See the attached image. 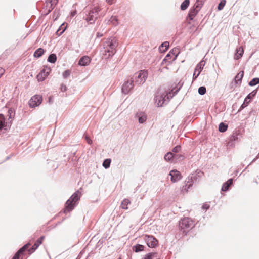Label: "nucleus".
<instances>
[{"instance_id": "obj_54", "label": "nucleus", "mask_w": 259, "mask_h": 259, "mask_svg": "<svg viewBox=\"0 0 259 259\" xmlns=\"http://www.w3.org/2000/svg\"><path fill=\"white\" fill-rule=\"evenodd\" d=\"M259 158V157L257 155L253 160L248 165V166L246 167L245 169L250 165H251L252 163H253V162H254L258 158Z\"/></svg>"}, {"instance_id": "obj_8", "label": "nucleus", "mask_w": 259, "mask_h": 259, "mask_svg": "<svg viewBox=\"0 0 259 259\" xmlns=\"http://www.w3.org/2000/svg\"><path fill=\"white\" fill-rule=\"evenodd\" d=\"M143 240L146 242L148 247L150 248H155L158 244V240L151 235H145L143 236Z\"/></svg>"}, {"instance_id": "obj_16", "label": "nucleus", "mask_w": 259, "mask_h": 259, "mask_svg": "<svg viewBox=\"0 0 259 259\" xmlns=\"http://www.w3.org/2000/svg\"><path fill=\"white\" fill-rule=\"evenodd\" d=\"M59 0H46L47 14L50 13L58 4Z\"/></svg>"}, {"instance_id": "obj_45", "label": "nucleus", "mask_w": 259, "mask_h": 259, "mask_svg": "<svg viewBox=\"0 0 259 259\" xmlns=\"http://www.w3.org/2000/svg\"><path fill=\"white\" fill-rule=\"evenodd\" d=\"M172 56L170 54V53H168L166 55L165 58L163 59V60L162 61V63H163L164 62H168V63L171 62V61H172L171 60V59H172Z\"/></svg>"}, {"instance_id": "obj_12", "label": "nucleus", "mask_w": 259, "mask_h": 259, "mask_svg": "<svg viewBox=\"0 0 259 259\" xmlns=\"http://www.w3.org/2000/svg\"><path fill=\"white\" fill-rule=\"evenodd\" d=\"M42 101V97L39 95H35L31 97L29 101V105L31 108L39 106Z\"/></svg>"}, {"instance_id": "obj_1", "label": "nucleus", "mask_w": 259, "mask_h": 259, "mask_svg": "<svg viewBox=\"0 0 259 259\" xmlns=\"http://www.w3.org/2000/svg\"><path fill=\"white\" fill-rule=\"evenodd\" d=\"M117 45L115 38H108L103 43V48L101 50L102 54L107 55L109 58L113 56L116 53V48Z\"/></svg>"}, {"instance_id": "obj_43", "label": "nucleus", "mask_w": 259, "mask_h": 259, "mask_svg": "<svg viewBox=\"0 0 259 259\" xmlns=\"http://www.w3.org/2000/svg\"><path fill=\"white\" fill-rule=\"evenodd\" d=\"M67 25V24H66V26H65L64 27V29L62 30L61 31V30L62 25H61L56 32V35H58V36H61L64 33V32L65 31V30L66 29Z\"/></svg>"}, {"instance_id": "obj_38", "label": "nucleus", "mask_w": 259, "mask_h": 259, "mask_svg": "<svg viewBox=\"0 0 259 259\" xmlns=\"http://www.w3.org/2000/svg\"><path fill=\"white\" fill-rule=\"evenodd\" d=\"M169 53H170V54L172 56H174L172 60H174L176 59L177 57L178 56V55L179 53V50L178 49L174 48L172 50H171V51Z\"/></svg>"}, {"instance_id": "obj_15", "label": "nucleus", "mask_w": 259, "mask_h": 259, "mask_svg": "<svg viewBox=\"0 0 259 259\" xmlns=\"http://www.w3.org/2000/svg\"><path fill=\"white\" fill-rule=\"evenodd\" d=\"M244 71L242 70L239 72L234 77L233 79L234 82L231 83L230 85L231 87L232 88L233 85L235 86L237 84H240L242 82V79L244 76Z\"/></svg>"}, {"instance_id": "obj_34", "label": "nucleus", "mask_w": 259, "mask_h": 259, "mask_svg": "<svg viewBox=\"0 0 259 259\" xmlns=\"http://www.w3.org/2000/svg\"><path fill=\"white\" fill-rule=\"evenodd\" d=\"M131 203V201L128 199H124L121 202V207L123 209H127V205Z\"/></svg>"}, {"instance_id": "obj_56", "label": "nucleus", "mask_w": 259, "mask_h": 259, "mask_svg": "<svg viewBox=\"0 0 259 259\" xmlns=\"http://www.w3.org/2000/svg\"><path fill=\"white\" fill-rule=\"evenodd\" d=\"M4 72L5 70L3 68L0 67V77L3 75Z\"/></svg>"}, {"instance_id": "obj_30", "label": "nucleus", "mask_w": 259, "mask_h": 259, "mask_svg": "<svg viewBox=\"0 0 259 259\" xmlns=\"http://www.w3.org/2000/svg\"><path fill=\"white\" fill-rule=\"evenodd\" d=\"M169 44L168 41L162 42L159 47V50L161 52H166L169 48Z\"/></svg>"}, {"instance_id": "obj_44", "label": "nucleus", "mask_w": 259, "mask_h": 259, "mask_svg": "<svg viewBox=\"0 0 259 259\" xmlns=\"http://www.w3.org/2000/svg\"><path fill=\"white\" fill-rule=\"evenodd\" d=\"M111 163V159H106L104 160L103 162V166L105 168L107 169L110 167Z\"/></svg>"}, {"instance_id": "obj_21", "label": "nucleus", "mask_w": 259, "mask_h": 259, "mask_svg": "<svg viewBox=\"0 0 259 259\" xmlns=\"http://www.w3.org/2000/svg\"><path fill=\"white\" fill-rule=\"evenodd\" d=\"M233 178H230L226 182H225L222 187L221 190L222 191L226 192L229 190V188L230 186L233 185Z\"/></svg>"}, {"instance_id": "obj_23", "label": "nucleus", "mask_w": 259, "mask_h": 259, "mask_svg": "<svg viewBox=\"0 0 259 259\" xmlns=\"http://www.w3.org/2000/svg\"><path fill=\"white\" fill-rule=\"evenodd\" d=\"M136 116L138 118V122L139 123H143L146 121L147 116L143 112L137 113Z\"/></svg>"}, {"instance_id": "obj_59", "label": "nucleus", "mask_w": 259, "mask_h": 259, "mask_svg": "<svg viewBox=\"0 0 259 259\" xmlns=\"http://www.w3.org/2000/svg\"><path fill=\"white\" fill-rule=\"evenodd\" d=\"M13 156V154H11V155H10L9 156H8L6 157V159H5V161H7V160H8L10 159V158H11L12 156Z\"/></svg>"}, {"instance_id": "obj_29", "label": "nucleus", "mask_w": 259, "mask_h": 259, "mask_svg": "<svg viewBox=\"0 0 259 259\" xmlns=\"http://www.w3.org/2000/svg\"><path fill=\"white\" fill-rule=\"evenodd\" d=\"M205 62L203 60H201L199 63H198L195 67V72L198 71V73H200L203 68L204 66L205 65Z\"/></svg>"}, {"instance_id": "obj_22", "label": "nucleus", "mask_w": 259, "mask_h": 259, "mask_svg": "<svg viewBox=\"0 0 259 259\" xmlns=\"http://www.w3.org/2000/svg\"><path fill=\"white\" fill-rule=\"evenodd\" d=\"M244 54V49L242 47H239L236 48L234 55V59L239 60L240 59Z\"/></svg>"}, {"instance_id": "obj_2", "label": "nucleus", "mask_w": 259, "mask_h": 259, "mask_svg": "<svg viewBox=\"0 0 259 259\" xmlns=\"http://www.w3.org/2000/svg\"><path fill=\"white\" fill-rule=\"evenodd\" d=\"M81 194L79 190L76 191L71 197L67 200L65 204L64 213H67L73 210L78 204L80 200Z\"/></svg>"}, {"instance_id": "obj_3", "label": "nucleus", "mask_w": 259, "mask_h": 259, "mask_svg": "<svg viewBox=\"0 0 259 259\" xmlns=\"http://www.w3.org/2000/svg\"><path fill=\"white\" fill-rule=\"evenodd\" d=\"M195 226L194 221L190 218H184L179 221L180 230L184 234H186Z\"/></svg>"}, {"instance_id": "obj_63", "label": "nucleus", "mask_w": 259, "mask_h": 259, "mask_svg": "<svg viewBox=\"0 0 259 259\" xmlns=\"http://www.w3.org/2000/svg\"><path fill=\"white\" fill-rule=\"evenodd\" d=\"M257 156L259 157V152H258V154H257Z\"/></svg>"}, {"instance_id": "obj_37", "label": "nucleus", "mask_w": 259, "mask_h": 259, "mask_svg": "<svg viewBox=\"0 0 259 259\" xmlns=\"http://www.w3.org/2000/svg\"><path fill=\"white\" fill-rule=\"evenodd\" d=\"M157 252H150L146 254L142 259H153L157 256Z\"/></svg>"}, {"instance_id": "obj_36", "label": "nucleus", "mask_w": 259, "mask_h": 259, "mask_svg": "<svg viewBox=\"0 0 259 259\" xmlns=\"http://www.w3.org/2000/svg\"><path fill=\"white\" fill-rule=\"evenodd\" d=\"M174 161H181L183 160L184 159L185 156L184 155L181 154H174Z\"/></svg>"}, {"instance_id": "obj_25", "label": "nucleus", "mask_w": 259, "mask_h": 259, "mask_svg": "<svg viewBox=\"0 0 259 259\" xmlns=\"http://www.w3.org/2000/svg\"><path fill=\"white\" fill-rule=\"evenodd\" d=\"M146 247L140 244H136L132 247V250L135 252L138 253L144 250Z\"/></svg>"}, {"instance_id": "obj_28", "label": "nucleus", "mask_w": 259, "mask_h": 259, "mask_svg": "<svg viewBox=\"0 0 259 259\" xmlns=\"http://www.w3.org/2000/svg\"><path fill=\"white\" fill-rule=\"evenodd\" d=\"M31 246V243L30 242H28L22 247H21L19 250L23 254H26V252L27 251L29 253V249L30 248V246Z\"/></svg>"}, {"instance_id": "obj_57", "label": "nucleus", "mask_w": 259, "mask_h": 259, "mask_svg": "<svg viewBox=\"0 0 259 259\" xmlns=\"http://www.w3.org/2000/svg\"><path fill=\"white\" fill-rule=\"evenodd\" d=\"M115 0H106V2L110 5L112 4L114 2Z\"/></svg>"}, {"instance_id": "obj_60", "label": "nucleus", "mask_w": 259, "mask_h": 259, "mask_svg": "<svg viewBox=\"0 0 259 259\" xmlns=\"http://www.w3.org/2000/svg\"><path fill=\"white\" fill-rule=\"evenodd\" d=\"M64 25V23H63V24H62L61 25H62V27H61V31L62 30L64 29V26H63Z\"/></svg>"}, {"instance_id": "obj_24", "label": "nucleus", "mask_w": 259, "mask_h": 259, "mask_svg": "<svg viewBox=\"0 0 259 259\" xmlns=\"http://www.w3.org/2000/svg\"><path fill=\"white\" fill-rule=\"evenodd\" d=\"M7 116L9 117L8 121H11L12 123V121L14 119L15 116V110L14 108H9L7 112Z\"/></svg>"}, {"instance_id": "obj_5", "label": "nucleus", "mask_w": 259, "mask_h": 259, "mask_svg": "<svg viewBox=\"0 0 259 259\" xmlns=\"http://www.w3.org/2000/svg\"><path fill=\"white\" fill-rule=\"evenodd\" d=\"M100 10L99 7H94L86 14V17H84V19L90 24H94L98 19Z\"/></svg>"}, {"instance_id": "obj_50", "label": "nucleus", "mask_w": 259, "mask_h": 259, "mask_svg": "<svg viewBox=\"0 0 259 259\" xmlns=\"http://www.w3.org/2000/svg\"><path fill=\"white\" fill-rule=\"evenodd\" d=\"M60 89L62 92H64L67 90V88L65 84H64L63 83H62L60 85Z\"/></svg>"}, {"instance_id": "obj_39", "label": "nucleus", "mask_w": 259, "mask_h": 259, "mask_svg": "<svg viewBox=\"0 0 259 259\" xmlns=\"http://www.w3.org/2000/svg\"><path fill=\"white\" fill-rule=\"evenodd\" d=\"M257 84H259V78L258 77L253 78L248 83V85L251 87L255 86V85H257Z\"/></svg>"}, {"instance_id": "obj_19", "label": "nucleus", "mask_w": 259, "mask_h": 259, "mask_svg": "<svg viewBox=\"0 0 259 259\" xmlns=\"http://www.w3.org/2000/svg\"><path fill=\"white\" fill-rule=\"evenodd\" d=\"M91 59L88 56H83L81 57L78 61V65L81 66H86L91 62Z\"/></svg>"}, {"instance_id": "obj_6", "label": "nucleus", "mask_w": 259, "mask_h": 259, "mask_svg": "<svg viewBox=\"0 0 259 259\" xmlns=\"http://www.w3.org/2000/svg\"><path fill=\"white\" fill-rule=\"evenodd\" d=\"M199 177L200 176L197 174H191V175L189 176L185 180V185L182 186L181 191L187 192L194 183H197L198 181Z\"/></svg>"}, {"instance_id": "obj_48", "label": "nucleus", "mask_w": 259, "mask_h": 259, "mask_svg": "<svg viewBox=\"0 0 259 259\" xmlns=\"http://www.w3.org/2000/svg\"><path fill=\"white\" fill-rule=\"evenodd\" d=\"M179 85V87L177 88L174 91V93H173V96L176 95L178 92L179 91V90L181 89V88H182V87L183 86V82H181V81H180L179 83H178V84Z\"/></svg>"}, {"instance_id": "obj_51", "label": "nucleus", "mask_w": 259, "mask_h": 259, "mask_svg": "<svg viewBox=\"0 0 259 259\" xmlns=\"http://www.w3.org/2000/svg\"><path fill=\"white\" fill-rule=\"evenodd\" d=\"M210 208V205L208 204H204L202 206V208L204 210H208Z\"/></svg>"}, {"instance_id": "obj_31", "label": "nucleus", "mask_w": 259, "mask_h": 259, "mask_svg": "<svg viewBox=\"0 0 259 259\" xmlns=\"http://www.w3.org/2000/svg\"><path fill=\"white\" fill-rule=\"evenodd\" d=\"M57 56L56 54L54 53H52L49 55L48 57L47 61L51 63H55L57 61Z\"/></svg>"}, {"instance_id": "obj_11", "label": "nucleus", "mask_w": 259, "mask_h": 259, "mask_svg": "<svg viewBox=\"0 0 259 259\" xmlns=\"http://www.w3.org/2000/svg\"><path fill=\"white\" fill-rule=\"evenodd\" d=\"M148 76V73L146 71H140L135 77L134 82L138 84H142L144 83Z\"/></svg>"}, {"instance_id": "obj_20", "label": "nucleus", "mask_w": 259, "mask_h": 259, "mask_svg": "<svg viewBox=\"0 0 259 259\" xmlns=\"http://www.w3.org/2000/svg\"><path fill=\"white\" fill-rule=\"evenodd\" d=\"M239 134L237 132L233 133L229 137L228 142V146L233 147L234 145V142L238 139Z\"/></svg>"}, {"instance_id": "obj_41", "label": "nucleus", "mask_w": 259, "mask_h": 259, "mask_svg": "<svg viewBox=\"0 0 259 259\" xmlns=\"http://www.w3.org/2000/svg\"><path fill=\"white\" fill-rule=\"evenodd\" d=\"M110 21L113 25L115 26L117 25L118 23V19L117 17L116 16H112L110 18Z\"/></svg>"}, {"instance_id": "obj_33", "label": "nucleus", "mask_w": 259, "mask_h": 259, "mask_svg": "<svg viewBox=\"0 0 259 259\" xmlns=\"http://www.w3.org/2000/svg\"><path fill=\"white\" fill-rule=\"evenodd\" d=\"M228 125L224 122H221L218 127V130L220 132L224 133L227 131Z\"/></svg>"}, {"instance_id": "obj_52", "label": "nucleus", "mask_w": 259, "mask_h": 259, "mask_svg": "<svg viewBox=\"0 0 259 259\" xmlns=\"http://www.w3.org/2000/svg\"><path fill=\"white\" fill-rule=\"evenodd\" d=\"M200 73H196V72H195V71H194V73H193V80H195L196 79V78L198 77V76L199 75Z\"/></svg>"}, {"instance_id": "obj_35", "label": "nucleus", "mask_w": 259, "mask_h": 259, "mask_svg": "<svg viewBox=\"0 0 259 259\" xmlns=\"http://www.w3.org/2000/svg\"><path fill=\"white\" fill-rule=\"evenodd\" d=\"M205 0H196L195 4L194 5L195 8H197L198 9L200 10L204 4Z\"/></svg>"}, {"instance_id": "obj_9", "label": "nucleus", "mask_w": 259, "mask_h": 259, "mask_svg": "<svg viewBox=\"0 0 259 259\" xmlns=\"http://www.w3.org/2000/svg\"><path fill=\"white\" fill-rule=\"evenodd\" d=\"M12 125V122L11 121H7L6 119L3 114H0V132L7 131L10 130Z\"/></svg>"}, {"instance_id": "obj_18", "label": "nucleus", "mask_w": 259, "mask_h": 259, "mask_svg": "<svg viewBox=\"0 0 259 259\" xmlns=\"http://www.w3.org/2000/svg\"><path fill=\"white\" fill-rule=\"evenodd\" d=\"M200 10L197 8H195L193 5L189 11L187 15V18L190 20H193L194 17L197 15Z\"/></svg>"}, {"instance_id": "obj_61", "label": "nucleus", "mask_w": 259, "mask_h": 259, "mask_svg": "<svg viewBox=\"0 0 259 259\" xmlns=\"http://www.w3.org/2000/svg\"><path fill=\"white\" fill-rule=\"evenodd\" d=\"M51 101V98H49V102Z\"/></svg>"}, {"instance_id": "obj_42", "label": "nucleus", "mask_w": 259, "mask_h": 259, "mask_svg": "<svg viewBox=\"0 0 259 259\" xmlns=\"http://www.w3.org/2000/svg\"><path fill=\"white\" fill-rule=\"evenodd\" d=\"M226 0H221L217 6L218 10L219 11H221V10H223L225 4H226Z\"/></svg>"}, {"instance_id": "obj_58", "label": "nucleus", "mask_w": 259, "mask_h": 259, "mask_svg": "<svg viewBox=\"0 0 259 259\" xmlns=\"http://www.w3.org/2000/svg\"><path fill=\"white\" fill-rule=\"evenodd\" d=\"M76 13L77 12H76V10L72 12L71 13V17H74L76 15Z\"/></svg>"}, {"instance_id": "obj_53", "label": "nucleus", "mask_w": 259, "mask_h": 259, "mask_svg": "<svg viewBox=\"0 0 259 259\" xmlns=\"http://www.w3.org/2000/svg\"><path fill=\"white\" fill-rule=\"evenodd\" d=\"M85 139L86 140L87 143L89 144H92V140L90 139V138L87 135L85 136Z\"/></svg>"}, {"instance_id": "obj_40", "label": "nucleus", "mask_w": 259, "mask_h": 259, "mask_svg": "<svg viewBox=\"0 0 259 259\" xmlns=\"http://www.w3.org/2000/svg\"><path fill=\"white\" fill-rule=\"evenodd\" d=\"M25 254H23L19 249L14 254L12 259H22L23 256H24Z\"/></svg>"}, {"instance_id": "obj_27", "label": "nucleus", "mask_w": 259, "mask_h": 259, "mask_svg": "<svg viewBox=\"0 0 259 259\" xmlns=\"http://www.w3.org/2000/svg\"><path fill=\"white\" fill-rule=\"evenodd\" d=\"M174 153L171 152L166 153L164 156V160L167 162L174 161Z\"/></svg>"}, {"instance_id": "obj_32", "label": "nucleus", "mask_w": 259, "mask_h": 259, "mask_svg": "<svg viewBox=\"0 0 259 259\" xmlns=\"http://www.w3.org/2000/svg\"><path fill=\"white\" fill-rule=\"evenodd\" d=\"M190 0H184L180 6V9L182 11L186 10L190 5Z\"/></svg>"}, {"instance_id": "obj_17", "label": "nucleus", "mask_w": 259, "mask_h": 259, "mask_svg": "<svg viewBox=\"0 0 259 259\" xmlns=\"http://www.w3.org/2000/svg\"><path fill=\"white\" fill-rule=\"evenodd\" d=\"M44 238L45 236H41L36 241L34 244L29 249V255L32 254L37 249L39 246L42 243Z\"/></svg>"}, {"instance_id": "obj_10", "label": "nucleus", "mask_w": 259, "mask_h": 259, "mask_svg": "<svg viewBox=\"0 0 259 259\" xmlns=\"http://www.w3.org/2000/svg\"><path fill=\"white\" fill-rule=\"evenodd\" d=\"M51 69L48 66H44L43 69L36 76V78L39 82L43 81L49 75Z\"/></svg>"}, {"instance_id": "obj_55", "label": "nucleus", "mask_w": 259, "mask_h": 259, "mask_svg": "<svg viewBox=\"0 0 259 259\" xmlns=\"http://www.w3.org/2000/svg\"><path fill=\"white\" fill-rule=\"evenodd\" d=\"M103 36V34L101 33L100 32H97L96 34V38H100Z\"/></svg>"}, {"instance_id": "obj_14", "label": "nucleus", "mask_w": 259, "mask_h": 259, "mask_svg": "<svg viewBox=\"0 0 259 259\" xmlns=\"http://www.w3.org/2000/svg\"><path fill=\"white\" fill-rule=\"evenodd\" d=\"M134 82L133 78L124 82L122 87V92L124 94H127L134 87Z\"/></svg>"}, {"instance_id": "obj_47", "label": "nucleus", "mask_w": 259, "mask_h": 259, "mask_svg": "<svg viewBox=\"0 0 259 259\" xmlns=\"http://www.w3.org/2000/svg\"><path fill=\"white\" fill-rule=\"evenodd\" d=\"M198 92L200 95H204L206 92V89L204 86H201L198 88Z\"/></svg>"}, {"instance_id": "obj_4", "label": "nucleus", "mask_w": 259, "mask_h": 259, "mask_svg": "<svg viewBox=\"0 0 259 259\" xmlns=\"http://www.w3.org/2000/svg\"><path fill=\"white\" fill-rule=\"evenodd\" d=\"M168 94L166 91L162 92L160 88H158L154 97L155 103H157L158 107H162L167 104L169 100Z\"/></svg>"}, {"instance_id": "obj_62", "label": "nucleus", "mask_w": 259, "mask_h": 259, "mask_svg": "<svg viewBox=\"0 0 259 259\" xmlns=\"http://www.w3.org/2000/svg\"><path fill=\"white\" fill-rule=\"evenodd\" d=\"M117 259H121V257H119V258H118Z\"/></svg>"}, {"instance_id": "obj_26", "label": "nucleus", "mask_w": 259, "mask_h": 259, "mask_svg": "<svg viewBox=\"0 0 259 259\" xmlns=\"http://www.w3.org/2000/svg\"><path fill=\"white\" fill-rule=\"evenodd\" d=\"M45 52V51L43 48H39L35 51L33 56L35 58H38L44 55Z\"/></svg>"}, {"instance_id": "obj_49", "label": "nucleus", "mask_w": 259, "mask_h": 259, "mask_svg": "<svg viewBox=\"0 0 259 259\" xmlns=\"http://www.w3.org/2000/svg\"><path fill=\"white\" fill-rule=\"evenodd\" d=\"M70 70H69V69L66 70L63 73V76L64 78H66L70 75Z\"/></svg>"}, {"instance_id": "obj_7", "label": "nucleus", "mask_w": 259, "mask_h": 259, "mask_svg": "<svg viewBox=\"0 0 259 259\" xmlns=\"http://www.w3.org/2000/svg\"><path fill=\"white\" fill-rule=\"evenodd\" d=\"M258 91V88L253 90L251 93L248 94L245 97L243 103L242 104L237 112H240L241 110L246 107L250 101L256 96Z\"/></svg>"}, {"instance_id": "obj_13", "label": "nucleus", "mask_w": 259, "mask_h": 259, "mask_svg": "<svg viewBox=\"0 0 259 259\" xmlns=\"http://www.w3.org/2000/svg\"><path fill=\"white\" fill-rule=\"evenodd\" d=\"M169 175L170 176V180L173 183H176L180 180L182 178L181 172L177 169H172L169 171Z\"/></svg>"}, {"instance_id": "obj_46", "label": "nucleus", "mask_w": 259, "mask_h": 259, "mask_svg": "<svg viewBox=\"0 0 259 259\" xmlns=\"http://www.w3.org/2000/svg\"><path fill=\"white\" fill-rule=\"evenodd\" d=\"M181 146L179 145H178L175 146L171 150V152L174 154L178 153L181 150Z\"/></svg>"}]
</instances>
